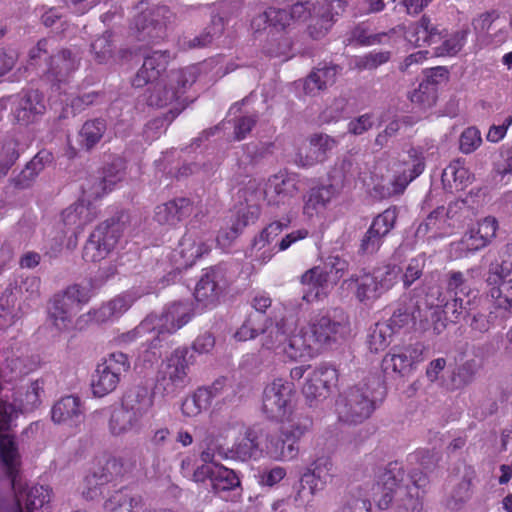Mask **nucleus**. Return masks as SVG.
<instances>
[{
	"instance_id": "1",
	"label": "nucleus",
	"mask_w": 512,
	"mask_h": 512,
	"mask_svg": "<svg viewBox=\"0 0 512 512\" xmlns=\"http://www.w3.org/2000/svg\"><path fill=\"white\" fill-rule=\"evenodd\" d=\"M430 483L427 473L413 470L405 481L402 466L389 463L374 485V498L380 509L395 512H421L423 497Z\"/></svg>"
},
{
	"instance_id": "2",
	"label": "nucleus",
	"mask_w": 512,
	"mask_h": 512,
	"mask_svg": "<svg viewBox=\"0 0 512 512\" xmlns=\"http://www.w3.org/2000/svg\"><path fill=\"white\" fill-rule=\"evenodd\" d=\"M88 299L87 290L77 284L69 286L62 293L54 295L48 308L49 324L58 332L71 329L74 317Z\"/></svg>"
},
{
	"instance_id": "3",
	"label": "nucleus",
	"mask_w": 512,
	"mask_h": 512,
	"mask_svg": "<svg viewBox=\"0 0 512 512\" xmlns=\"http://www.w3.org/2000/svg\"><path fill=\"white\" fill-rule=\"evenodd\" d=\"M188 350L177 348L159 366L156 389L164 396L175 397L190 383Z\"/></svg>"
},
{
	"instance_id": "4",
	"label": "nucleus",
	"mask_w": 512,
	"mask_h": 512,
	"mask_svg": "<svg viewBox=\"0 0 512 512\" xmlns=\"http://www.w3.org/2000/svg\"><path fill=\"white\" fill-rule=\"evenodd\" d=\"M339 419L347 423H361L375 410V396L370 383H359L340 395L336 404Z\"/></svg>"
},
{
	"instance_id": "5",
	"label": "nucleus",
	"mask_w": 512,
	"mask_h": 512,
	"mask_svg": "<svg viewBox=\"0 0 512 512\" xmlns=\"http://www.w3.org/2000/svg\"><path fill=\"white\" fill-rule=\"evenodd\" d=\"M191 312L188 302H175L167 306L160 316L149 315L148 318H153L154 336L146 339L148 349H161L167 345L168 337L190 321Z\"/></svg>"
},
{
	"instance_id": "6",
	"label": "nucleus",
	"mask_w": 512,
	"mask_h": 512,
	"mask_svg": "<svg viewBox=\"0 0 512 512\" xmlns=\"http://www.w3.org/2000/svg\"><path fill=\"white\" fill-rule=\"evenodd\" d=\"M130 369V360L122 352H113L96 366L91 379L92 393L96 397H104L112 393L118 386L121 377Z\"/></svg>"
},
{
	"instance_id": "7",
	"label": "nucleus",
	"mask_w": 512,
	"mask_h": 512,
	"mask_svg": "<svg viewBox=\"0 0 512 512\" xmlns=\"http://www.w3.org/2000/svg\"><path fill=\"white\" fill-rule=\"evenodd\" d=\"M295 399V388L291 381L276 378L268 383L262 394V411L275 421L289 419Z\"/></svg>"
},
{
	"instance_id": "8",
	"label": "nucleus",
	"mask_w": 512,
	"mask_h": 512,
	"mask_svg": "<svg viewBox=\"0 0 512 512\" xmlns=\"http://www.w3.org/2000/svg\"><path fill=\"white\" fill-rule=\"evenodd\" d=\"M197 68L194 66L172 70L165 84L157 83L147 97L149 106L166 107L178 100L196 81Z\"/></svg>"
},
{
	"instance_id": "9",
	"label": "nucleus",
	"mask_w": 512,
	"mask_h": 512,
	"mask_svg": "<svg viewBox=\"0 0 512 512\" xmlns=\"http://www.w3.org/2000/svg\"><path fill=\"white\" fill-rule=\"evenodd\" d=\"M308 327L320 350L344 340L350 332L348 316L339 309L334 310L332 315L313 317Z\"/></svg>"
},
{
	"instance_id": "10",
	"label": "nucleus",
	"mask_w": 512,
	"mask_h": 512,
	"mask_svg": "<svg viewBox=\"0 0 512 512\" xmlns=\"http://www.w3.org/2000/svg\"><path fill=\"white\" fill-rule=\"evenodd\" d=\"M143 3L138 9L140 13L134 18V25L140 41L156 43L166 36L168 25L174 23L176 16L165 5L144 9Z\"/></svg>"
},
{
	"instance_id": "11",
	"label": "nucleus",
	"mask_w": 512,
	"mask_h": 512,
	"mask_svg": "<svg viewBox=\"0 0 512 512\" xmlns=\"http://www.w3.org/2000/svg\"><path fill=\"white\" fill-rule=\"evenodd\" d=\"M401 269L387 265L358 277H351L356 283V297L360 302H372L390 290L398 281Z\"/></svg>"
},
{
	"instance_id": "12",
	"label": "nucleus",
	"mask_w": 512,
	"mask_h": 512,
	"mask_svg": "<svg viewBox=\"0 0 512 512\" xmlns=\"http://www.w3.org/2000/svg\"><path fill=\"white\" fill-rule=\"evenodd\" d=\"M347 270L348 262L345 259L339 256H329L323 267H313L301 276L302 284L316 289L315 293H312V291L304 293L302 299L311 302L318 298L320 289L337 284Z\"/></svg>"
},
{
	"instance_id": "13",
	"label": "nucleus",
	"mask_w": 512,
	"mask_h": 512,
	"mask_svg": "<svg viewBox=\"0 0 512 512\" xmlns=\"http://www.w3.org/2000/svg\"><path fill=\"white\" fill-rule=\"evenodd\" d=\"M122 233V225L115 219L99 224L90 234L83 248L86 262H99L105 259L115 248Z\"/></svg>"
},
{
	"instance_id": "14",
	"label": "nucleus",
	"mask_w": 512,
	"mask_h": 512,
	"mask_svg": "<svg viewBox=\"0 0 512 512\" xmlns=\"http://www.w3.org/2000/svg\"><path fill=\"white\" fill-rule=\"evenodd\" d=\"M424 346L417 342L405 346H394L382 359V370L387 375L404 377L424 360Z\"/></svg>"
},
{
	"instance_id": "15",
	"label": "nucleus",
	"mask_w": 512,
	"mask_h": 512,
	"mask_svg": "<svg viewBox=\"0 0 512 512\" xmlns=\"http://www.w3.org/2000/svg\"><path fill=\"white\" fill-rule=\"evenodd\" d=\"M398 218L396 207H389L378 214L360 239L358 253L374 255L381 248L385 237L392 231Z\"/></svg>"
},
{
	"instance_id": "16",
	"label": "nucleus",
	"mask_w": 512,
	"mask_h": 512,
	"mask_svg": "<svg viewBox=\"0 0 512 512\" xmlns=\"http://www.w3.org/2000/svg\"><path fill=\"white\" fill-rule=\"evenodd\" d=\"M192 479L197 483L209 481L211 490L216 494L234 491L241 484L236 472L222 464L199 465L194 470Z\"/></svg>"
},
{
	"instance_id": "17",
	"label": "nucleus",
	"mask_w": 512,
	"mask_h": 512,
	"mask_svg": "<svg viewBox=\"0 0 512 512\" xmlns=\"http://www.w3.org/2000/svg\"><path fill=\"white\" fill-rule=\"evenodd\" d=\"M298 190L296 176L287 171H279L267 179L263 188L264 200L269 205L279 206L293 198Z\"/></svg>"
},
{
	"instance_id": "18",
	"label": "nucleus",
	"mask_w": 512,
	"mask_h": 512,
	"mask_svg": "<svg viewBox=\"0 0 512 512\" xmlns=\"http://www.w3.org/2000/svg\"><path fill=\"white\" fill-rule=\"evenodd\" d=\"M155 285L146 283L138 287H133L130 293L118 296L113 300L103 304L94 312V318L97 322L103 323L113 318H118L129 309L132 303L144 295L151 294L155 291Z\"/></svg>"
},
{
	"instance_id": "19",
	"label": "nucleus",
	"mask_w": 512,
	"mask_h": 512,
	"mask_svg": "<svg viewBox=\"0 0 512 512\" xmlns=\"http://www.w3.org/2000/svg\"><path fill=\"white\" fill-rule=\"evenodd\" d=\"M338 142L327 134H314L309 138V144L299 148L295 155V163L301 167H311L326 160Z\"/></svg>"
},
{
	"instance_id": "20",
	"label": "nucleus",
	"mask_w": 512,
	"mask_h": 512,
	"mask_svg": "<svg viewBox=\"0 0 512 512\" xmlns=\"http://www.w3.org/2000/svg\"><path fill=\"white\" fill-rule=\"evenodd\" d=\"M338 382L337 370L327 364L316 367L303 386V394L309 400L325 398L330 389Z\"/></svg>"
},
{
	"instance_id": "21",
	"label": "nucleus",
	"mask_w": 512,
	"mask_h": 512,
	"mask_svg": "<svg viewBox=\"0 0 512 512\" xmlns=\"http://www.w3.org/2000/svg\"><path fill=\"white\" fill-rule=\"evenodd\" d=\"M10 100L14 118L22 125L35 121L36 117L45 111L43 95L37 90L20 93Z\"/></svg>"
},
{
	"instance_id": "22",
	"label": "nucleus",
	"mask_w": 512,
	"mask_h": 512,
	"mask_svg": "<svg viewBox=\"0 0 512 512\" xmlns=\"http://www.w3.org/2000/svg\"><path fill=\"white\" fill-rule=\"evenodd\" d=\"M224 271L221 267L209 268L198 281L195 298L204 306L214 305L226 287Z\"/></svg>"
},
{
	"instance_id": "23",
	"label": "nucleus",
	"mask_w": 512,
	"mask_h": 512,
	"mask_svg": "<svg viewBox=\"0 0 512 512\" xmlns=\"http://www.w3.org/2000/svg\"><path fill=\"white\" fill-rule=\"evenodd\" d=\"M345 2L342 0H324L313 5L315 23L309 26L311 37L319 39L331 29L335 17L345 10Z\"/></svg>"
},
{
	"instance_id": "24",
	"label": "nucleus",
	"mask_w": 512,
	"mask_h": 512,
	"mask_svg": "<svg viewBox=\"0 0 512 512\" xmlns=\"http://www.w3.org/2000/svg\"><path fill=\"white\" fill-rule=\"evenodd\" d=\"M408 153L411 158V166L396 175L388 186L383 185L376 188L380 190L379 194L382 198L403 193L407 185L424 171L425 163L422 153L415 148L410 149Z\"/></svg>"
},
{
	"instance_id": "25",
	"label": "nucleus",
	"mask_w": 512,
	"mask_h": 512,
	"mask_svg": "<svg viewBox=\"0 0 512 512\" xmlns=\"http://www.w3.org/2000/svg\"><path fill=\"white\" fill-rule=\"evenodd\" d=\"M497 229V220L491 216L485 217L463 235L458 245L468 252L478 251L491 242Z\"/></svg>"
},
{
	"instance_id": "26",
	"label": "nucleus",
	"mask_w": 512,
	"mask_h": 512,
	"mask_svg": "<svg viewBox=\"0 0 512 512\" xmlns=\"http://www.w3.org/2000/svg\"><path fill=\"white\" fill-rule=\"evenodd\" d=\"M171 55L168 51H154L144 58L141 68L132 81V85L141 88L160 78L166 71Z\"/></svg>"
},
{
	"instance_id": "27",
	"label": "nucleus",
	"mask_w": 512,
	"mask_h": 512,
	"mask_svg": "<svg viewBox=\"0 0 512 512\" xmlns=\"http://www.w3.org/2000/svg\"><path fill=\"white\" fill-rule=\"evenodd\" d=\"M263 451L275 461L288 462L297 459L300 448L293 440H288L282 429H279L278 432L266 435Z\"/></svg>"
},
{
	"instance_id": "28",
	"label": "nucleus",
	"mask_w": 512,
	"mask_h": 512,
	"mask_svg": "<svg viewBox=\"0 0 512 512\" xmlns=\"http://www.w3.org/2000/svg\"><path fill=\"white\" fill-rule=\"evenodd\" d=\"M283 351L284 356L295 361L302 358H311L318 354L320 349L315 339L312 338L309 327L306 326L287 339Z\"/></svg>"
},
{
	"instance_id": "29",
	"label": "nucleus",
	"mask_w": 512,
	"mask_h": 512,
	"mask_svg": "<svg viewBox=\"0 0 512 512\" xmlns=\"http://www.w3.org/2000/svg\"><path fill=\"white\" fill-rule=\"evenodd\" d=\"M407 41L415 46L438 44L444 39L443 31L431 22V19L423 15L419 21L409 25L405 32Z\"/></svg>"
},
{
	"instance_id": "30",
	"label": "nucleus",
	"mask_w": 512,
	"mask_h": 512,
	"mask_svg": "<svg viewBox=\"0 0 512 512\" xmlns=\"http://www.w3.org/2000/svg\"><path fill=\"white\" fill-rule=\"evenodd\" d=\"M419 317H421V308L417 302L413 299H404L397 304L392 316L385 323L396 334L413 326L419 327Z\"/></svg>"
},
{
	"instance_id": "31",
	"label": "nucleus",
	"mask_w": 512,
	"mask_h": 512,
	"mask_svg": "<svg viewBox=\"0 0 512 512\" xmlns=\"http://www.w3.org/2000/svg\"><path fill=\"white\" fill-rule=\"evenodd\" d=\"M77 68L78 60L71 51L61 50L50 56L46 76L49 81L58 84L57 89H59V84L67 82Z\"/></svg>"
},
{
	"instance_id": "32",
	"label": "nucleus",
	"mask_w": 512,
	"mask_h": 512,
	"mask_svg": "<svg viewBox=\"0 0 512 512\" xmlns=\"http://www.w3.org/2000/svg\"><path fill=\"white\" fill-rule=\"evenodd\" d=\"M192 203L187 198H176L155 208L154 219L161 225L175 226L192 213Z\"/></svg>"
},
{
	"instance_id": "33",
	"label": "nucleus",
	"mask_w": 512,
	"mask_h": 512,
	"mask_svg": "<svg viewBox=\"0 0 512 512\" xmlns=\"http://www.w3.org/2000/svg\"><path fill=\"white\" fill-rule=\"evenodd\" d=\"M51 415L55 423L77 426L84 419L80 398L73 395L61 398L52 407Z\"/></svg>"
},
{
	"instance_id": "34",
	"label": "nucleus",
	"mask_w": 512,
	"mask_h": 512,
	"mask_svg": "<svg viewBox=\"0 0 512 512\" xmlns=\"http://www.w3.org/2000/svg\"><path fill=\"white\" fill-rule=\"evenodd\" d=\"M506 277L499 275L495 284H486L492 308L502 317L512 315V279L505 280Z\"/></svg>"
},
{
	"instance_id": "35",
	"label": "nucleus",
	"mask_w": 512,
	"mask_h": 512,
	"mask_svg": "<svg viewBox=\"0 0 512 512\" xmlns=\"http://www.w3.org/2000/svg\"><path fill=\"white\" fill-rule=\"evenodd\" d=\"M336 194L335 184L310 188L303 196V214L309 218L320 214L327 208Z\"/></svg>"
},
{
	"instance_id": "36",
	"label": "nucleus",
	"mask_w": 512,
	"mask_h": 512,
	"mask_svg": "<svg viewBox=\"0 0 512 512\" xmlns=\"http://www.w3.org/2000/svg\"><path fill=\"white\" fill-rule=\"evenodd\" d=\"M108 512H157L147 507L140 495L132 493L127 489H121L112 494L105 502ZM163 512H173L165 510Z\"/></svg>"
},
{
	"instance_id": "37",
	"label": "nucleus",
	"mask_w": 512,
	"mask_h": 512,
	"mask_svg": "<svg viewBox=\"0 0 512 512\" xmlns=\"http://www.w3.org/2000/svg\"><path fill=\"white\" fill-rule=\"evenodd\" d=\"M98 216L96 207L84 199L70 205L62 212V220L68 228L75 232L81 231Z\"/></svg>"
},
{
	"instance_id": "38",
	"label": "nucleus",
	"mask_w": 512,
	"mask_h": 512,
	"mask_svg": "<svg viewBox=\"0 0 512 512\" xmlns=\"http://www.w3.org/2000/svg\"><path fill=\"white\" fill-rule=\"evenodd\" d=\"M259 435L260 432L257 429L246 428L243 437L236 439L229 448V459L242 462L256 459L262 452L259 447Z\"/></svg>"
},
{
	"instance_id": "39",
	"label": "nucleus",
	"mask_w": 512,
	"mask_h": 512,
	"mask_svg": "<svg viewBox=\"0 0 512 512\" xmlns=\"http://www.w3.org/2000/svg\"><path fill=\"white\" fill-rule=\"evenodd\" d=\"M118 463L116 459L108 460L105 466L95 468L85 477L83 496L86 499L94 500L103 493V488L113 479L112 469H116Z\"/></svg>"
},
{
	"instance_id": "40",
	"label": "nucleus",
	"mask_w": 512,
	"mask_h": 512,
	"mask_svg": "<svg viewBox=\"0 0 512 512\" xmlns=\"http://www.w3.org/2000/svg\"><path fill=\"white\" fill-rule=\"evenodd\" d=\"M481 303L479 292L472 290L450 298L444 311L446 315H450L452 322H459L477 311Z\"/></svg>"
},
{
	"instance_id": "41",
	"label": "nucleus",
	"mask_w": 512,
	"mask_h": 512,
	"mask_svg": "<svg viewBox=\"0 0 512 512\" xmlns=\"http://www.w3.org/2000/svg\"><path fill=\"white\" fill-rule=\"evenodd\" d=\"M260 215V206L259 205H246L238 209L236 213V218L232 222L229 230L222 229L218 236L217 240L219 243H229L234 240L242 230L250 225L255 223Z\"/></svg>"
},
{
	"instance_id": "42",
	"label": "nucleus",
	"mask_w": 512,
	"mask_h": 512,
	"mask_svg": "<svg viewBox=\"0 0 512 512\" xmlns=\"http://www.w3.org/2000/svg\"><path fill=\"white\" fill-rule=\"evenodd\" d=\"M121 404L142 420L154 406V394L145 386H136L126 392Z\"/></svg>"
},
{
	"instance_id": "43",
	"label": "nucleus",
	"mask_w": 512,
	"mask_h": 512,
	"mask_svg": "<svg viewBox=\"0 0 512 512\" xmlns=\"http://www.w3.org/2000/svg\"><path fill=\"white\" fill-rule=\"evenodd\" d=\"M326 488L325 484L312 477V474L304 470L300 477V486L294 496L297 506L306 510L313 508L314 497Z\"/></svg>"
},
{
	"instance_id": "44",
	"label": "nucleus",
	"mask_w": 512,
	"mask_h": 512,
	"mask_svg": "<svg viewBox=\"0 0 512 512\" xmlns=\"http://www.w3.org/2000/svg\"><path fill=\"white\" fill-rule=\"evenodd\" d=\"M141 421L142 420L140 418L121 404L120 407L115 408L111 413L109 419V430L116 436L132 431L138 432L141 429Z\"/></svg>"
},
{
	"instance_id": "45",
	"label": "nucleus",
	"mask_w": 512,
	"mask_h": 512,
	"mask_svg": "<svg viewBox=\"0 0 512 512\" xmlns=\"http://www.w3.org/2000/svg\"><path fill=\"white\" fill-rule=\"evenodd\" d=\"M338 74L337 65H325L312 71L304 82L306 94L315 95L335 83Z\"/></svg>"
},
{
	"instance_id": "46",
	"label": "nucleus",
	"mask_w": 512,
	"mask_h": 512,
	"mask_svg": "<svg viewBox=\"0 0 512 512\" xmlns=\"http://www.w3.org/2000/svg\"><path fill=\"white\" fill-rule=\"evenodd\" d=\"M229 459V448H225L219 435L207 432L201 441L200 460L201 465L220 464L216 458Z\"/></svg>"
},
{
	"instance_id": "47",
	"label": "nucleus",
	"mask_w": 512,
	"mask_h": 512,
	"mask_svg": "<svg viewBox=\"0 0 512 512\" xmlns=\"http://www.w3.org/2000/svg\"><path fill=\"white\" fill-rule=\"evenodd\" d=\"M263 337L261 339L262 350L274 352L276 355H284L287 336L284 330L283 320L271 323L266 328L261 329Z\"/></svg>"
},
{
	"instance_id": "48",
	"label": "nucleus",
	"mask_w": 512,
	"mask_h": 512,
	"mask_svg": "<svg viewBox=\"0 0 512 512\" xmlns=\"http://www.w3.org/2000/svg\"><path fill=\"white\" fill-rule=\"evenodd\" d=\"M107 130V123L103 118L87 120L79 131V144L87 151L100 142Z\"/></svg>"
},
{
	"instance_id": "49",
	"label": "nucleus",
	"mask_w": 512,
	"mask_h": 512,
	"mask_svg": "<svg viewBox=\"0 0 512 512\" xmlns=\"http://www.w3.org/2000/svg\"><path fill=\"white\" fill-rule=\"evenodd\" d=\"M43 169V156L42 153H38L16 177L10 179V185L17 190L27 189Z\"/></svg>"
},
{
	"instance_id": "50",
	"label": "nucleus",
	"mask_w": 512,
	"mask_h": 512,
	"mask_svg": "<svg viewBox=\"0 0 512 512\" xmlns=\"http://www.w3.org/2000/svg\"><path fill=\"white\" fill-rule=\"evenodd\" d=\"M361 175V167L356 157L352 155L345 156L337 164L332 172L334 182H341L342 185L351 183Z\"/></svg>"
},
{
	"instance_id": "51",
	"label": "nucleus",
	"mask_w": 512,
	"mask_h": 512,
	"mask_svg": "<svg viewBox=\"0 0 512 512\" xmlns=\"http://www.w3.org/2000/svg\"><path fill=\"white\" fill-rule=\"evenodd\" d=\"M305 470L325 486L331 483L336 476L332 458L324 454L313 459Z\"/></svg>"
},
{
	"instance_id": "52",
	"label": "nucleus",
	"mask_w": 512,
	"mask_h": 512,
	"mask_svg": "<svg viewBox=\"0 0 512 512\" xmlns=\"http://www.w3.org/2000/svg\"><path fill=\"white\" fill-rule=\"evenodd\" d=\"M44 392L43 380L37 379L31 382L24 391H19L16 400L22 411L28 412L35 409L41 402V396Z\"/></svg>"
},
{
	"instance_id": "53",
	"label": "nucleus",
	"mask_w": 512,
	"mask_h": 512,
	"mask_svg": "<svg viewBox=\"0 0 512 512\" xmlns=\"http://www.w3.org/2000/svg\"><path fill=\"white\" fill-rule=\"evenodd\" d=\"M222 23L219 19L218 23L206 27L199 35L193 38L184 37L180 45L183 49H199L210 45L215 38L219 37L222 33Z\"/></svg>"
},
{
	"instance_id": "54",
	"label": "nucleus",
	"mask_w": 512,
	"mask_h": 512,
	"mask_svg": "<svg viewBox=\"0 0 512 512\" xmlns=\"http://www.w3.org/2000/svg\"><path fill=\"white\" fill-rule=\"evenodd\" d=\"M394 333L385 322H378L370 328L367 344L372 352L384 350L390 343Z\"/></svg>"
},
{
	"instance_id": "55",
	"label": "nucleus",
	"mask_w": 512,
	"mask_h": 512,
	"mask_svg": "<svg viewBox=\"0 0 512 512\" xmlns=\"http://www.w3.org/2000/svg\"><path fill=\"white\" fill-rule=\"evenodd\" d=\"M210 407L207 401V394L198 388L194 393L187 396L181 405V412L186 417H195L199 415L203 410Z\"/></svg>"
},
{
	"instance_id": "56",
	"label": "nucleus",
	"mask_w": 512,
	"mask_h": 512,
	"mask_svg": "<svg viewBox=\"0 0 512 512\" xmlns=\"http://www.w3.org/2000/svg\"><path fill=\"white\" fill-rule=\"evenodd\" d=\"M468 178V170L460 159L452 161L442 173V182L445 187L450 189L453 188V183L457 188L458 185L464 184Z\"/></svg>"
},
{
	"instance_id": "57",
	"label": "nucleus",
	"mask_w": 512,
	"mask_h": 512,
	"mask_svg": "<svg viewBox=\"0 0 512 512\" xmlns=\"http://www.w3.org/2000/svg\"><path fill=\"white\" fill-rule=\"evenodd\" d=\"M467 34V30H460L450 35L449 38L442 39V44L434 48L433 55L437 57L456 55L463 48Z\"/></svg>"
},
{
	"instance_id": "58",
	"label": "nucleus",
	"mask_w": 512,
	"mask_h": 512,
	"mask_svg": "<svg viewBox=\"0 0 512 512\" xmlns=\"http://www.w3.org/2000/svg\"><path fill=\"white\" fill-rule=\"evenodd\" d=\"M510 273H512V243L506 246L501 263L489 265L485 282L486 284H495L499 280V275L508 276Z\"/></svg>"
},
{
	"instance_id": "59",
	"label": "nucleus",
	"mask_w": 512,
	"mask_h": 512,
	"mask_svg": "<svg viewBox=\"0 0 512 512\" xmlns=\"http://www.w3.org/2000/svg\"><path fill=\"white\" fill-rule=\"evenodd\" d=\"M181 255L186 260V263L192 265L196 259L202 257L210 251L211 246L205 242L196 243L195 240L185 235L180 242Z\"/></svg>"
},
{
	"instance_id": "60",
	"label": "nucleus",
	"mask_w": 512,
	"mask_h": 512,
	"mask_svg": "<svg viewBox=\"0 0 512 512\" xmlns=\"http://www.w3.org/2000/svg\"><path fill=\"white\" fill-rule=\"evenodd\" d=\"M442 314H445L444 308H425L421 309V317H419V328L420 330H427L430 327L436 334L441 333L445 327V320L442 318Z\"/></svg>"
},
{
	"instance_id": "61",
	"label": "nucleus",
	"mask_w": 512,
	"mask_h": 512,
	"mask_svg": "<svg viewBox=\"0 0 512 512\" xmlns=\"http://www.w3.org/2000/svg\"><path fill=\"white\" fill-rule=\"evenodd\" d=\"M444 285L449 298L466 294L473 290L468 286L467 279L461 271H448L444 276Z\"/></svg>"
},
{
	"instance_id": "62",
	"label": "nucleus",
	"mask_w": 512,
	"mask_h": 512,
	"mask_svg": "<svg viewBox=\"0 0 512 512\" xmlns=\"http://www.w3.org/2000/svg\"><path fill=\"white\" fill-rule=\"evenodd\" d=\"M114 47L112 34L105 32L92 42L91 51L98 63H106L113 57Z\"/></svg>"
},
{
	"instance_id": "63",
	"label": "nucleus",
	"mask_w": 512,
	"mask_h": 512,
	"mask_svg": "<svg viewBox=\"0 0 512 512\" xmlns=\"http://www.w3.org/2000/svg\"><path fill=\"white\" fill-rule=\"evenodd\" d=\"M312 419L308 416L299 415L290 421L287 426H282L280 429L284 432V435L288 440H293L296 444L301 438L311 429Z\"/></svg>"
},
{
	"instance_id": "64",
	"label": "nucleus",
	"mask_w": 512,
	"mask_h": 512,
	"mask_svg": "<svg viewBox=\"0 0 512 512\" xmlns=\"http://www.w3.org/2000/svg\"><path fill=\"white\" fill-rule=\"evenodd\" d=\"M436 84L433 81L426 80L419 84L411 95L410 100L422 107H431L436 102Z\"/></svg>"
}]
</instances>
